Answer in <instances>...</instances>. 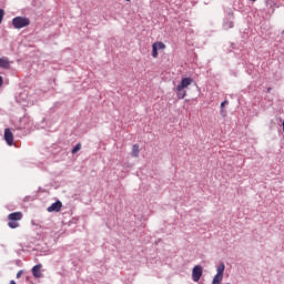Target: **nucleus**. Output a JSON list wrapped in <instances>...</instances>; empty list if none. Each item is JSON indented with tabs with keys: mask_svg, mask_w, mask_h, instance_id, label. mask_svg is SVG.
I'll list each match as a JSON object with an SVG mask.
<instances>
[{
	"mask_svg": "<svg viewBox=\"0 0 284 284\" xmlns=\"http://www.w3.org/2000/svg\"><path fill=\"white\" fill-rule=\"evenodd\" d=\"M192 78H183L181 80V83L176 87V97L178 99H185L187 97V92L185 91V88H189V85H192Z\"/></svg>",
	"mask_w": 284,
	"mask_h": 284,
	"instance_id": "nucleus-1",
	"label": "nucleus"
},
{
	"mask_svg": "<svg viewBox=\"0 0 284 284\" xmlns=\"http://www.w3.org/2000/svg\"><path fill=\"white\" fill-rule=\"evenodd\" d=\"M23 219V213L13 212L8 215V225L11 230H17L19 227V221Z\"/></svg>",
	"mask_w": 284,
	"mask_h": 284,
	"instance_id": "nucleus-2",
	"label": "nucleus"
},
{
	"mask_svg": "<svg viewBox=\"0 0 284 284\" xmlns=\"http://www.w3.org/2000/svg\"><path fill=\"white\" fill-rule=\"evenodd\" d=\"M12 26L16 30H21L30 26V18L27 17H16L12 19Z\"/></svg>",
	"mask_w": 284,
	"mask_h": 284,
	"instance_id": "nucleus-3",
	"label": "nucleus"
},
{
	"mask_svg": "<svg viewBox=\"0 0 284 284\" xmlns=\"http://www.w3.org/2000/svg\"><path fill=\"white\" fill-rule=\"evenodd\" d=\"M216 275L213 277L212 284H221L223 281V274L225 272V264L221 262L216 268Z\"/></svg>",
	"mask_w": 284,
	"mask_h": 284,
	"instance_id": "nucleus-4",
	"label": "nucleus"
},
{
	"mask_svg": "<svg viewBox=\"0 0 284 284\" xmlns=\"http://www.w3.org/2000/svg\"><path fill=\"white\" fill-rule=\"evenodd\" d=\"M201 276H203V266L195 265L192 270V281H194V283H199V281H201Z\"/></svg>",
	"mask_w": 284,
	"mask_h": 284,
	"instance_id": "nucleus-5",
	"label": "nucleus"
},
{
	"mask_svg": "<svg viewBox=\"0 0 284 284\" xmlns=\"http://www.w3.org/2000/svg\"><path fill=\"white\" fill-rule=\"evenodd\" d=\"M4 141L7 145H10V146L14 145V134L10 129L4 130Z\"/></svg>",
	"mask_w": 284,
	"mask_h": 284,
	"instance_id": "nucleus-6",
	"label": "nucleus"
},
{
	"mask_svg": "<svg viewBox=\"0 0 284 284\" xmlns=\"http://www.w3.org/2000/svg\"><path fill=\"white\" fill-rule=\"evenodd\" d=\"M61 207H63V203H61V201H55L54 203H52L47 211L48 212H61Z\"/></svg>",
	"mask_w": 284,
	"mask_h": 284,
	"instance_id": "nucleus-7",
	"label": "nucleus"
},
{
	"mask_svg": "<svg viewBox=\"0 0 284 284\" xmlns=\"http://www.w3.org/2000/svg\"><path fill=\"white\" fill-rule=\"evenodd\" d=\"M41 264H37L32 267L31 272L32 275L34 276V278H41L42 274H41Z\"/></svg>",
	"mask_w": 284,
	"mask_h": 284,
	"instance_id": "nucleus-8",
	"label": "nucleus"
},
{
	"mask_svg": "<svg viewBox=\"0 0 284 284\" xmlns=\"http://www.w3.org/2000/svg\"><path fill=\"white\" fill-rule=\"evenodd\" d=\"M0 68L10 70V60H8V58H0Z\"/></svg>",
	"mask_w": 284,
	"mask_h": 284,
	"instance_id": "nucleus-9",
	"label": "nucleus"
},
{
	"mask_svg": "<svg viewBox=\"0 0 284 284\" xmlns=\"http://www.w3.org/2000/svg\"><path fill=\"white\" fill-rule=\"evenodd\" d=\"M141 152V149L139 146V144H133L132 146V156H134V159H139V153Z\"/></svg>",
	"mask_w": 284,
	"mask_h": 284,
	"instance_id": "nucleus-10",
	"label": "nucleus"
},
{
	"mask_svg": "<svg viewBox=\"0 0 284 284\" xmlns=\"http://www.w3.org/2000/svg\"><path fill=\"white\" fill-rule=\"evenodd\" d=\"M223 28L225 30H231V28H234V21L224 19Z\"/></svg>",
	"mask_w": 284,
	"mask_h": 284,
	"instance_id": "nucleus-11",
	"label": "nucleus"
},
{
	"mask_svg": "<svg viewBox=\"0 0 284 284\" xmlns=\"http://www.w3.org/2000/svg\"><path fill=\"white\" fill-rule=\"evenodd\" d=\"M152 45H155L156 50H165V43L163 42H155Z\"/></svg>",
	"mask_w": 284,
	"mask_h": 284,
	"instance_id": "nucleus-12",
	"label": "nucleus"
},
{
	"mask_svg": "<svg viewBox=\"0 0 284 284\" xmlns=\"http://www.w3.org/2000/svg\"><path fill=\"white\" fill-rule=\"evenodd\" d=\"M152 57L153 59H156L159 57V49H156V45L152 44Z\"/></svg>",
	"mask_w": 284,
	"mask_h": 284,
	"instance_id": "nucleus-13",
	"label": "nucleus"
},
{
	"mask_svg": "<svg viewBox=\"0 0 284 284\" xmlns=\"http://www.w3.org/2000/svg\"><path fill=\"white\" fill-rule=\"evenodd\" d=\"M81 150V143H78L73 149H72V154H77Z\"/></svg>",
	"mask_w": 284,
	"mask_h": 284,
	"instance_id": "nucleus-14",
	"label": "nucleus"
},
{
	"mask_svg": "<svg viewBox=\"0 0 284 284\" xmlns=\"http://www.w3.org/2000/svg\"><path fill=\"white\" fill-rule=\"evenodd\" d=\"M4 16H6V11H3V9H0V24L2 23Z\"/></svg>",
	"mask_w": 284,
	"mask_h": 284,
	"instance_id": "nucleus-15",
	"label": "nucleus"
},
{
	"mask_svg": "<svg viewBox=\"0 0 284 284\" xmlns=\"http://www.w3.org/2000/svg\"><path fill=\"white\" fill-rule=\"evenodd\" d=\"M22 275H23V270H21V271H19V272L17 273V278H21Z\"/></svg>",
	"mask_w": 284,
	"mask_h": 284,
	"instance_id": "nucleus-16",
	"label": "nucleus"
},
{
	"mask_svg": "<svg viewBox=\"0 0 284 284\" xmlns=\"http://www.w3.org/2000/svg\"><path fill=\"white\" fill-rule=\"evenodd\" d=\"M225 105H227V100H224V101L221 103V108H225Z\"/></svg>",
	"mask_w": 284,
	"mask_h": 284,
	"instance_id": "nucleus-17",
	"label": "nucleus"
},
{
	"mask_svg": "<svg viewBox=\"0 0 284 284\" xmlns=\"http://www.w3.org/2000/svg\"><path fill=\"white\" fill-rule=\"evenodd\" d=\"M3 85V78L0 75V88Z\"/></svg>",
	"mask_w": 284,
	"mask_h": 284,
	"instance_id": "nucleus-18",
	"label": "nucleus"
},
{
	"mask_svg": "<svg viewBox=\"0 0 284 284\" xmlns=\"http://www.w3.org/2000/svg\"><path fill=\"white\" fill-rule=\"evenodd\" d=\"M271 90H272V89H271V88H268V89H267V92H270Z\"/></svg>",
	"mask_w": 284,
	"mask_h": 284,
	"instance_id": "nucleus-19",
	"label": "nucleus"
},
{
	"mask_svg": "<svg viewBox=\"0 0 284 284\" xmlns=\"http://www.w3.org/2000/svg\"><path fill=\"white\" fill-rule=\"evenodd\" d=\"M282 34H284V31L282 32Z\"/></svg>",
	"mask_w": 284,
	"mask_h": 284,
	"instance_id": "nucleus-20",
	"label": "nucleus"
},
{
	"mask_svg": "<svg viewBox=\"0 0 284 284\" xmlns=\"http://www.w3.org/2000/svg\"><path fill=\"white\" fill-rule=\"evenodd\" d=\"M125 1H130V0H125Z\"/></svg>",
	"mask_w": 284,
	"mask_h": 284,
	"instance_id": "nucleus-21",
	"label": "nucleus"
},
{
	"mask_svg": "<svg viewBox=\"0 0 284 284\" xmlns=\"http://www.w3.org/2000/svg\"><path fill=\"white\" fill-rule=\"evenodd\" d=\"M252 1H256V0H252Z\"/></svg>",
	"mask_w": 284,
	"mask_h": 284,
	"instance_id": "nucleus-22",
	"label": "nucleus"
}]
</instances>
